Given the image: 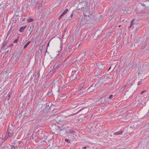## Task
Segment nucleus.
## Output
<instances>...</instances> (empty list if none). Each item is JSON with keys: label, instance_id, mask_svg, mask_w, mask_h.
<instances>
[{"label": "nucleus", "instance_id": "obj_1", "mask_svg": "<svg viewBox=\"0 0 149 149\" xmlns=\"http://www.w3.org/2000/svg\"><path fill=\"white\" fill-rule=\"evenodd\" d=\"M135 65H136V68H138V74H143L144 72V69L143 66V62H138L137 63H136ZM134 67H135V66Z\"/></svg>", "mask_w": 149, "mask_h": 149}, {"label": "nucleus", "instance_id": "obj_2", "mask_svg": "<svg viewBox=\"0 0 149 149\" xmlns=\"http://www.w3.org/2000/svg\"><path fill=\"white\" fill-rule=\"evenodd\" d=\"M63 129L61 127L59 130L60 132L59 134L60 136H64L65 135H67L69 134L67 131L68 128H69V127H64V125H63L62 126Z\"/></svg>", "mask_w": 149, "mask_h": 149}, {"label": "nucleus", "instance_id": "obj_3", "mask_svg": "<svg viewBox=\"0 0 149 149\" xmlns=\"http://www.w3.org/2000/svg\"><path fill=\"white\" fill-rule=\"evenodd\" d=\"M82 111H83L82 114H86L87 113L88 111V107H86L81 108V109L78 111L77 112V113L80 112ZM76 114V113H75V114Z\"/></svg>", "mask_w": 149, "mask_h": 149}, {"label": "nucleus", "instance_id": "obj_4", "mask_svg": "<svg viewBox=\"0 0 149 149\" xmlns=\"http://www.w3.org/2000/svg\"><path fill=\"white\" fill-rule=\"evenodd\" d=\"M86 17L84 19H82L81 22L82 23V24H86V23L88 22V21L90 20V15H88V16L86 15H85Z\"/></svg>", "mask_w": 149, "mask_h": 149}, {"label": "nucleus", "instance_id": "obj_5", "mask_svg": "<svg viewBox=\"0 0 149 149\" xmlns=\"http://www.w3.org/2000/svg\"><path fill=\"white\" fill-rule=\"evenodd\" d=\"M60 127L59 126H58L54 124L53 125L51 128V130H52L54 131H55L58 130H59L60 128Z\"/></svg>", "mask_w": 149, "mask_h": 149}, {"label": "nucleus", "instance_id": "obj_6", "mask_svg": "<svg viewBox=\"0 0 149 149\" xmlns=\"http://www.w3.org/2000/svg\"><path fill=\"white\" fill-rule=\"evenodd\" d=\"M84 6L81 7V8H78V9L79 10H82L84 11L86 8V7L87 6L88 3L86 2H85L84 3Z\"/></svg>", "mask_w": 149, "mask_h": 149}, {"label": "nucleus", "instance_id": "obj_7", "mask_svg": "<svg viewBox=\"0 0 149 149\" xmlns=\"http://www.w3.org/2000/svg\"><path fill=\"white\" fill-rule=\"evenodd\" d=\"M99 69H102L104 68L105 66L104 64H102L100 63H98L97 65Z\"/></svg>", "mask_w": 149, "mask_h": 149}, {"label": "nucleus", "instance_id": "obj_8", "mask_svg": "<svg viewBox=\"0 0 149 149\" xmlns=\"http://www.w3.org/2000/svg\"><path fill=\"white\" fill-rule=\"evenodd\" d=\"M13 92L12 91H10V92L8 94V95L6 96L5 98V100H9L11 97V95H12L13 93Z\"/></svg>", "mask_w": 149, "mask_h": 149}, {"label": "nucleus", "instance_id": "obj_9", "mask_svg": "<svg viewBox=\"0 0 149 149\" xmlns=\"http://www.w3.org/2000/svg\"><path fill=\"white\" fill-rule=\"evenodd\" d=\"M49 12L48 10H46L44 12L43 15H42V16L44 17H45V18H46L49 15Z\"/></svg>", "mask_w": 149, "mask_h": 149}, {"label": "nucleus", "instance_id": "obj_10", "mask_svg": "<svg viewBox=\"0 0 149 149\" xmlns=\"http://www.w3.org/2000/svg\"><path fill=\"white\" fill-rule=\"evenodd\" d=\"M95 85L94 84H93L90 86V87L88 89V90H89V91H91L92 90L94 89Z\"/></svg>", "mask_w": 149, "mask_h": 149}, {"label": "nucleus", "instance_id": "obj_11", "mask_svg": "<svg viewBox=\"0 0 149 149\" xmlns=\"http://www.w3.org/2000/svg\"><path fill=\"white\" fill-rule=\"evenodd\" d=\"M56 67L54 69V71H56L57 70L58 68L60 67L61 63L58 62L56 63Z\"/></svg>", "mask_w": 149, "mask_h": 149}, {"label": "nucleus", "instance_id": "obj_12", "mask_svg": "<svg viewBox=\"0 0 149 149\" xmlns=\"http://www.w3.org/2000/svg\"><path fill=\"white\" fill-rule=\"evenodd\" d=\"M140 37L136 36L135 38L134 42L136 44L140 42Z\"/></svg>", "mask_w": 149, "mask_h": 149}, {"label": "nucleus", "instance_id": "obj_13", "mask_svg": "<svg viewBox=\"0 0 149 149\" xmlns=\"http://www.w3.org/2000/svg\"><path fill=\"white\" fill-rule=\"evenodd\" d=\"M127 127H125L123 129H122L121 130H122L123 132H122V134L123 133L124 135L127 134Z\"/></svg>", "mask_w": 149, "mask_h": 149}, {"label": "nucleus", "instance_id": "obj_14", "mask_svg": "<svg viewBox=\"0 0 149 149\" xmlns=\"http://www.w3.org/2000/svg\"><path fill=\"white\" fill-rule=\"evenodd\" d=\"M67 131L68 133H69V134L70 133H73L74 134L76 133V131L73 130H72L71 129H69V128H68L67 130Z\"/></svg>", "mask_w": 149, "mask_h": 149}, {"label": "nucleus", "instance_id": "obj_15", "mask_svg": "<svg viewBox=\"0 0 149 149\" xmlns=\"http://www.w3.org/2000/svg\"><path fill=\"white\" fill-rule=\"evenodd\" d=\"M13 132L12 130H11L10 132L7 131V133H8L7 136L8 137H10L12 136Z\"/></svg>", "mask_w": 149, "mask_h": 149}, {"label": "nucleus", "instance_id": "obj_16", "mask_svg": "<svg viewBox=\"0 0 149 149\" xmlns=\"http://www.w3.org/2000/svg\"><path fill=\"white\" fill-rule=\"evenodd\" d=\"M143 99H142L141 100V102L139 104V106H141L142 105H144L145 104V100H144V97H143Z\"/></svg>", "mask_w": 149, "mask_h": 149}, {"label": "nucleus", "instance_id": "obj_17", "mask_svg": "<svg viewBox=\"0 0 149 149\" xmlns=\"http://www.w3.org/2000/svg\"><path fill=\"white\" fill-rule=\"evenodd\" d=\"M123 132V131L122 130H120V131L118 132H115L114 133V135H118L121 134H122Z\"/></svg>", "mask_w": 149, "mask_h": 149}, {"label": "nucleus", "instance_id": "obj_18", "mask_svg": "<svg viewBox=\"0 0 149 149\" xmlns=\"http://www.w3.org/2000/svg\"><path fill=\"white\" fill-rule=\"evenodd\" d=\"M147 43L146 41H145L144 42V43L143 45L142 46L141 48V49L142 51V50L143 49L145 48V47L146 46Z\"/></svg>", "mask_w": 149, "mask_h": 149}, {"label": "nucleus", "instance_id": "obj_19", "mask_svg": "<svg viewBox=\"0 0 149 149\" xmlns=\"http://www.w3.org/2000/svg\"><path fill=\"white\" fill-rule=\"evenodd\" d=\"M26 26H24L21 27L19 29V31L21 32H23L24 31V30L26 28Z\"/></svg>", "mask_w": 149, "mask_h": 149}, {"label": "nucleus", "instance_id": "obj_20", "mask_svg": "<svg viewBox=\"0 0 149 149\" xmlns=\"http://www.w3.org/2000/svg\"><path fill=\"white\" fill-rule=\"evenodd\" d=\"M84 84L83 83H81L80 85V86L78 88V91H80L81 89L84 87Z\"/></svg>", "mask_w": 149, "mask_h": 149}, {"label": "nucleus", "instance_id": "obj_21", "mask_svg": "<svg viewBox=\"0 0 149 149\" xmlns=\"http://www.w3.org/2000/svg\"><path fill=\"white\" fill-rule=\"evenodd\" d=\"M19 16V15L18 14H16V13L14 15V18H15V20L16 21H19V18L18 17Z\"/></svg>", "mask_w": 149, "mask_h": 149}, {"label": "nucleus", "instance_id": "obj_22", "mask_svg": "<svg viewBox=\"0 0 149 149\" xmlns=\"http://www.w3.org/2000/svg\"><path fill=\"white\" fill-rule=\"evenodd\" d=\"M143 68L144 69V71L146 70L147 68L149 66V64H147L143 63Z\"/></svg>", "mask_w": 149, "mask_h": 149}, {"label": "nucleus", "instance_id": "obj_23", "mask_svg": "<svg viewBox=\"0 0 149 149\" xmlns=\"http://www.w3.org/2000/svg\"><path fill=\"white\" fill-rule=\"evenodd\" d=\"M31 41H28L24 45V48L25 49L30 43Z\"/></svg>", "mask_w": 149, "mask_h": 149}, {"label": "nucleus", "instance_id": "obj_24", "mask_svg": "<svg viewBox=\"0 0 149 149\" xmlns=\"http://www.w3.org/2000/svg\"><path fill=\"white\" fill-rule=\"evenodd\" d=\"M7 41H5L3 43L1 48H3V47H4L7 44Z\"/></svg>", "mask_w": 149, "mask_h": 149}, {"label": "nucleus", "instance_id": "obj_25", "mask_svg": "<svg viewBox=\"0 0 149 149\" xmlns=\"http://www.w3.org/2000/svg\"><path fill=\"white\" fill-rule=\"evenodd\" d=\"M101 72V71L100 70H98L97 72V74L96 75V77L98 78L99 77H98V76L100 74V73Z\"/></svg>", "mask_w": 149, "mask_h": 149}, {"label": "nucleus", "instance_id": "obj_26", "mask_svg": "<svg viewBox=\"0 0 149 149\" xmlns=\"http://www.w3.org/2000/svg\"><path fill=\"white\" fill-rule=\"evenodd\" d=\"M68 9H66L63 12L62 14L64 15L68 12Z\"/></svg>", "mask_w": 149, "mask_h": 149}, {"label": "nucleus", "instance_id": "obj_27", "mask_svg": "<svg viewBox=\"0 0 149 149\" xmlns=\"http://www.w3.org/2000/svg\"><path fill=\"white\" fill-rule=\"evenodd\" d=\"M65 142L68 143H70V139H65Z\"/></svg>", "mask_w": 149, "mask_h": 149}, {"label": "nucleus", "instance_id": "obj_28", "mask_svg": "<svg viewBox=\"0 0 149 149\" xmlns=\"http://www.w3.org/2000/svg\"><path fill=\"white\" fill-rule=\"evenodd\" d=\"M7 134H6V136L4 137V139L3 140V141H2V143L4 142L5 141L7 140V139L8 138V136H7Z\"/></svg>", "mask_w": 149, "mask_h": 149}, {"label": "nucleus", "instance_id": "obj_29", "mask_svg": "<svg viewBox=\"0 0 149 149\" xmlns=\"http://www.w3.org/2000/svg\"><path fill=\"white\" fill-rule=\"evenodd\" d=\"M29 6V4L28 3H26L23 6V8L24 9L27 8Z\"/></svg>", "mask_w": 149, "mask_h": 149}, {"label": "nucleus", "instance_id": "obj_30", "mask_svg": "<svg viewBox=\"0 0 149 149\" xmlns=\"http://www.w3.org/2000/svg\"><path fill=\"white\" fill-rule=\"evenodd\" d=\"M54 71H54V69L51 70L50 71L49 73V75H50L52 74Z\"/></svg>", "mask_w": 149, "mask_h": 149}, {"label": "nucleus", "instance_id": "obj_31", "mask_svg": "<svg viewBox=\"0 0 149 149\" xmlns=\"http://www.w3.org/2000/svg\"><path fill=\"white\" fill-rule=\"evenodd\" d=\"M12 28H13L12 26H11L9 30L8 31V33L7 36H8L9 34L11 32V31L12 29Z\"/></svg>", "mask_w": 149, "mask_h": 149}, {"label": "nucleus", "instance_id": "obj_32", "mask_svg": "<svg viewBox=\"0 0 149 149\" xmlns=\"http://www.w3.org/2000/svg\"><path fill=\"white\" fill-rule=\"evenodd\" d=\"M45 149H53V148H52L51 146L50 145L48 146L46 148H45Z\"/></svg>", "mask_w": 149, "mask_h": 149}, {"label": "nucleus", "instance_id": "obj_33", "mask_svg": "<svg viewBox=\"0 0 149 149\" xmlns=\"http://www.w3.org/2000/svg\"><path fill=\"white\" fill-rule=\"evenodd\" d=\"M33 21V19L31 18H29L27 19V21L28 22H32Z\"/></svg>", "mask_w": 149, "mask_h": 149}, {"label": "nucleus", "instance_id": "obj_34", "mask_svg": "<svg viewBox=\"0 0 149 149\" xmlns=\"http://www.w3.org/2000/svg\"><path fill=\"white\" fill-rule=\"evenodd\" d=\"M19 37L18 36L17 37V38L13 42V43H17V42L18 41V38H19Z\"/></svg>", "mask_w": 149, "mask_h": 149}, {"label": "nucleus", "instance_id": "obj_35", "mask_svg": "<svg viewBox=\"0 0 149 149\" xmlns=\"http://www.w3.org/2000/svg\"><path fill=\"white\" fill-rule=\"evenodd\" d=\"M52 92H48L47 94V95H48V96H51V95H52Z\"/></svg>", "mask_w": 149, "mask_h": 149}, {"label": "nucleus", "instance_id": "obj_36", "mask_svg": "<svg viewBox=\"0 0 149 149\" xmlns=\"http://www.w3.org/2000/svg\"><path fill=\"white\" fill-rule=\"evenodd\" d=\"M49 103H49V104H48L47 103H46V108H47V109H49V108H50L51 107H49Z\"/></svg>", "mask_w": 149, "mask_h": 149}, {"label": "nucleus", "instance_id": "obj_37", "mask_svg": "<svg viewBox=\"0 0 149 149\" xmlns=\"http://www.w3.org/2000/svg\"><path fill=\"white\" fill-rule=\"evenodd\" d=\"M127 127V129L128 128H131L133 129L134 127V125H133V126H130V125H129Z\"/></svg>", "mask_w": 149, "mask_h": 149}, {"label": "nucleus", "instance_id": "obj_38", "mask_svg": "<svg viewBox=\"0 0 149 149\" xmlns=\"http://www.w3.org/2000/svg\"><path fill=\"white\" fill-rule=\"evenodd\" d=\"M10 147H11V149H15V147L13 145H10Z\"/></svg>", "mask_w": 149, "mask_h": 149}, {"label": "nucleus", "instance_id": "obj_39", "mask_svg": "<svg viewBox=\"0 0 149 149\" xmlns=\"http://www.w3.org/2000/svg\"><path fill=\"white\" fill-rule=\"evenodd\" d=\"M64 15H63L62 14L59 17H58V19H61L62 18V17H63V16Z\"/></svg>", "mask_w": 149, "mask_h": 149}, {"label": "nucleus", "instance_id": "obj_40", "mask_svg": "<svg viewBox=\"0 0 149 149\" xmlns=\"http://www.w3.org/2000/svg\"><path fill=\"white\" fill-rule=\"evenodd\" d=\"M104 77H105V76H102V77H100V79H99V80H102L103 79H104Z\"/></svg>", "mask_w": 149, "mask_h": 149}, {"label": "nucleus", "instance_id": "obj_41", "mask_svg": "<svg viewBox=\"0 0 149 149\" xmlns=\"http://www.w3.org/2000/svg\"><path fill=\"white\" fill-rule=\"evenodd\" d=\"M126 87V85H124L121 88V90L122 91H123Z\"/></svg>", "mask_w": 149, "mask_h": 149}, {"label": "nucleus", "instance_id": "obj_42", "mask_svg": "<svg viewBox=\"0 0 149 149\" xmlns=\"http://www.w3.org/2000/svg\"><path fill=\"white\" fill-rule=\"evenodd\" d=\"M142 81H139L138 82V85H141L142 84Z\"/></svg>", "mask_w": 149, "mask_h": 149}, {"label": "nucleus", "instance_id": "obj_43", "mask_svg": "<svg viewBox=\"0 0 149 149\" xmlns=\"http://www.w3.org/2000/svg\"><path fill=\"white\" fill-rule=\"evenodd\" d=\"M147 91V90H143V91H142L141 93V94H143V93L145 92H146Z\"/></svg>", "mask_w": 149, "mask_h": 149}, {"label": "nucleus", "instance_id": "obj_44", "mask_svg": "<svg viewBox=\"0 0 149 149\" xmlns=\"http://www.w3.org/2000/svg\"><path fill=\"white\" fill-rule=\"evenodd\" d=\"M41 143H42V144L45 145V143H46L47 142L45 141H44L43 140L42 141H41Z\"/></svg>", "mask_w": 149, "mask_h": 149}, {"label": "nucleus", "instance_id": "obj_45", "mask_svg": "<svg viewBox=\"0 0 149 149\" xmlns=\"http://www.w3.org/2000/svg\"><path fill=\"white\" fill-rule=\"evenodd\" d=\"M134 19H133L131 21V24H132L133 25V24H134Z\"/></svg>", "mask_w": 149, "mask_h": 149}, {"label": "nucleus", "instance_id": "obj_46", "mask_svg": "<svg viewBox=\"0 0 149 149\" xmlns=\"http://www.w3.org/2000/svg\"><path fill=\"white\" fill-rule=\"evenodd\" d=\"M113 97V95H110L109 96V98L110 99H111V98H112Z\"/></svg>", "mask_w": 149, "mask_h": 149}, {"label": "nucleus", "instance_id": "obj_47", "mask_svg": "<svg viewBox=\"0 0 149 149\" xmlns=\"http://www.w3.org/2000/svg\"><path fill=\"white\" fill-rule=\"evenodd\" d=\"M110 79V78L109 77H107L106 78V79L107 80L109 81V80Z\"/></svg>", "mask_w": 149, "mask_h": 149}, {"label": "nucleus", "instance_id": "obj_48", "mask_svg": "<svg viewBox=\"0 0 149 149\" xmlns=\"http://www.w3.org/2000/svg\"><path fill=\"white\" fill-rule=\"evenodd\" d=\"M124 13L125 14H126L127 13V12L126 11V10H125L124 11Z\"/></svg>", "mask_w": 149, "mask_h": 149}, {"label": "nucleus", "instance_id": "obj_49", "mask_svg": "<svg viewBox=\"0 0 149 149\" xmlns=\"http://www.w3.org/2000/svg\"><path fill=\"white\" fill-rule=\"evenodd\" d=\"M133 25L132 24H131L130 23V26L129 27V28H131L132 26Z\"/></svg>", "mask_w": 149, "mask_h": 149}, {"label": "nucleus", "instance_id": "obj_50", "mask_svg": "<svg viewBox=\"0 0 149 149\" xmlns=\"http://www.w3.org/2000/svg\"><path fill=\"white\" fill-rule=\"evenodd\" d=\"M51 40L49 41V42H48V43L47 44V48L49 46V42H50V41Z\"/></svg>", "mask_w": 149, "mask_h": 149}, {"label": "nucleus", "instance_id": "obj_51", "mask_svg": "<svg viewBox=\"0 0 149 149\" xmlns=\"http://www.w3.org/2000/svg\"><path fill=\"white\" fill-rule=\"evenodd\" d=\"M141 5L144 7H146V5H145L144 3H142L141 4Z\"/></svg>", "mask_w": 149, "mask_h": 149}, {"label": "nucleus", "instance_id": "obj_52", "mask_svg": "<svg viewBox=\"0 0 149 149\" xmlns=\"http://www.w3.org/2000/svg\"><path fill=\"white\" fill-rule=\"evenodd\" d=\"M73 13H72L70 15V17L71 18L72 17H73Z\"/></svg>", "mask_w": 149, "mask_h": 149}, {"label": "nucleus", "instance_id": "obj_53", "mask_svg": "<svg viewBox=\"0 0 149 149\" xmlns=\"http://www.w3.org/2000/svg\"><path fill=\"white\" fill-rule=\"evenodd\" d=\"M87 148L86 146H84L82 147L83 149H86Z\"/></svg>", "mask_w": 149, "mask_h": 149}, {"label": "nucleus", "instance_id": "obj_54", "mask_svg": "<svg viewBox=\"0 0 149 149\" xmlns=\"http://www.w3.org/2000/svg\"><path fill=\"white\" fill-rule=\"evenodd\" d=\"M15 19V18H14V16L11 19L12 20V21H14Z\"/></svg>", "mask_w": 149, "mask_h": 149}, {"label": "nucleus", "instance_id": "obj_55", "mask_svg": "<svg viewBox=\"0 0 149 149\" xmlns=\"http://www.w3.org/2000/svg\"><path fill=\"white\" fill-rule=\"evenodd\" d=\"M61 90H60V88H59L58 90V92L59 93Z\"/></svg>", "mask_w": 149, "mask_h": 149}, {"label": "nucleus", "instance_id": "obj_56", "mask_svg": "<svg viewBox=\"0 0 149 149\" xmlns=\"http://www.w3.org/2000/svg\"><path fill=\"white\" fill-rule=\"evenodd\" d=\"M13 46V43H12V44H10V45L9 46H10V47H11H11H12V46Z\"/></svg>", "mask_w": 149, "mask_h": 149}, {"label": "nucleus", "instance_id": "obj_57", "mask_svg": "<svg viewBox=\"0 0 149 149\" xmlns=\"http://www.w3.org/2000/svg\"><path fill=\"white\" fill-rule=\"evenodd\" d=\"M33 27H34V26H33ZM33 29H32V31H31V32L30 33V34H29V36H30L31 34V33H32V31H33Z\"/></svg>", "mask_w": 149, "mask_h": 149}, {"label": "nucleus", "instance_id": "obj_58", "mask_svg": "<svg viewBox=\"0 0 149 149\" xmlns=\"http://www.w3.org/2000/svg\"><path fill=\"white\" fill-rule=\"evenodd\" d=\"M128 91H127V92H126L125 94V95H127V93H128Z\"/></svg>", "mask_w": 149, "mask_h": 149}, {"label": "nucleus", "instance_id": "obj_59", "mask_svg": "<svg viewBox=\"0 0 149 149\" xmlns=\"http://www.w3.org/2000/svg\"><path fill=\"white\" fill-rule=\"evenodd\" d=\"M2 90V89L0 87V92Z\"/></svg>", "mask_w": 149, "mask_h": 149}, {"label": "nucleus", "instance_id": "obj_60", "mask_svg": "<svg viewBox=\"0 0 149 149\" xmlns=\"http://www.w3.org/2000/svg\"><path fill=\"white\" fill-rule=\"evenodd\" d=\"M38 131V130H37V129H36L35 130V132H37Z\"/></svg>", "mask_w": 149, "mask_h": 149}, {"label": "nucleus", "instance_id": "obj_61", "mask_svg": "<svg viewBox=\"0 0 149 149\" xmlns=\"http://www.w3.org/2000/svg\"><path fill=\"white\" fill-rule=\"evenodd\" d=\"M47 49H46V52H45V55L46 53H47Z\"/></svg>", "mask_w": 149, "mask_h": 149}, {"label": "nucleus", "instance_id": "obj_62", "mask_svg": "<svg viewBox=\"0 0 149 149\" xmlns=\"http://www.w3.org/2000/svg\"><path fill=\"white\" fill-rule=\"evenodd\" d=\"M111 67H109V69L108 71L109 70L111 69Z\"/></svg>", "mask_w": 149, "mask_h": 149}, {"label": "nucleus", "instance_id": "obj_63", "mask_svg": "<svg viewBox=\"0 0 149 149\" xmlns=\"http://www.w3.org/2000/svg\"><path fill=\"white\" fill-rule=\"evenodd\" d=\"M66 29H65L64 31L65 32H66Z\"/></svg>", "mask_w": 149, "mask_h": 149}, {"label": "nucleus", "instance_id": "obj_64", "mask_svg": "<svg viewBox=\"0 0 149 149\" xmlns=\"http://www.w3.org/2000/svg\"><path fill=\"white\" fill-rule=\"evenodd\" d=\"M40 47H39L40 49H40V50L41 51L42 50L40 49Z\"/></svg>", "mask_w": 149, "mask_h": 149}]
</instances>
